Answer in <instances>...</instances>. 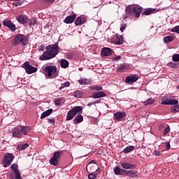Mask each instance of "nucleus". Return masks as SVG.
<instances>
[{
    "mask_svg": "<svg viewBox=\"0 0 179 179\" xmlns=\"http://www.w3.org/2000/svg\"><path fill=\"white\" fill-rule=\"evenodd\" d=\"M47 51L43 52V55L39 57L40 61H48L55 58L59 51V48L58 47V43L53 45H50L46 47Z\"/></svg>",
    "mask_w": 179,
    "mask_h": 179,
    "instance_id": "nucleus-1",
    "label": "nucleus"
},
{
    "mask_svg": "<svg viewBox=\"0 0 179 179\" xmlns=\"http://www.w3.org/2000/svg\"><path fill=\"white\" fill-rule=\"evenodd\" d=\"M14 173L15 174L16 179H22V175L20 174V172L19 171H15V172Z\"/></svg>",
    "mask_w": 179,
    "mask_h": 179,
    "instance_id": "nucleus-41",
    "label": "nucleus"
},
{
    "mask_svg": "<svg viewBox=\"0 0 179 179\" xmlns=\"http://www.w3.org/2000/svg\"><path fill=\"white\" fill-rule=\"evenodd\" d=\"M59 159H61V152L57 151L54 152L53 157L50 160V164L55 166H58Z\"/></svg>",
    "mask_w": 179,
    "mask_h": 179,
    "instance_id": "nucleus-7",
    "label": "nucleus"
},
{
    "mask_svg": "<svg viewBox=\"0 0 179 179\" xmlns=\"http://www.w3.org/2000/svg\"><path fill=\"white\" fill-rule=\"evenodd\" d=\"M154 154H155V156H160V155H162V153L159 150H155L154 152Z\"/></svg>",
    "mask_w": 179,
    "mask_h": 179,
    "instance_id": "nucleus-48",
    "label": "nucleus"
},
{
    "mask_svg": "<svg viewBox=\"0 0 179 179\" xmlns=\"http://www.w3.org/2000/svg\"><path fill=\"white\" fill-rule=\"evenodd\" d=\"M165 106H177L178 104V100L169 99L168 102H164Z\"/></svg>",
    "mask_w": 179,
    "mask_h": 179,
    "instance_id": "nucleus-22",
    "label": "nucleus"
},
{
    "mask_svg": "<svg viewBox=\"0 0 179 179\" xmlns=\"http://www.w3.org/2000/svg\"><path fill=\"white\" fill-rule=\"evenodd\" d=\"M172 59H173V61H174V62H178V61H179V55L178 54L173 55V57H172Z\"/></svg>",
    "mask_w": 179,
    "mask_h": 179,
    "instance_id": "nucleus-38",
    "label": "nucleus"
},
{
    "mask_svg": "<svg viewBox=\"0 0 179 179\" xmlns=\"http://www.w3.org/2000/svg\"><path fill=\"white\" fill-rule=\"evenodd\" d=\"M121 59V56H115L114 58H113V61H118Z\"/></svg>",
    "mask_w": 179,
    "mask_h": 179,
    "instance_id": "nucleus-50",
    "label": "nucleus"
},
{
    "mask_svg": "<svg viewBox=\"0 0 179 179\" xmlns=\"http://www.w3.org/2000/svg\"><path fill=\"white\" fill-rule=\"evenodd\" d=\"M82 110L83 108L81 106H75L72 109H71L66 115V120L67 121H71V120H73L75 116L77 114H82Z\"/></svg>",
    "mask_w": 179,
    "mask_h": 179,
    "instance_id": "nucleus-3",
    "label": "nucleus"
},
{
    "mask_svg": "<svg viewBox=\"0 0 179 179\" xmlns=\"http://www.w3.org/2000/svg\"><path fill=\"white\" fill-rule=\"evenodd\" d=\"M55 104H56V106H59V104H61V101H59V100L56 101Z\"/></svg>",
    "mask_w": 179,
    "mask_h": 179,
    "instance_id": "nucleus-55",
    "label": "nucleus"
},
{
    "mask_svg": "<svg viewBox=\"0 0 179 179\" xmlns=\"http://www.w3.org/2000/svg\"><path fill=\"white\" fill-rule=\"evenodd\" d=\"M91 163H92V164H96V161L92 160V161H91Z\"/></svg>",
    "mask_w": 179,
    "mask_h": 179,
    "instance_id": "nucleus-57",
    "label": "nucleus"
},
{
    "mask_svg": "<svg viewBox=\"0 0 179 179\" xmlns=\"http://www.w3.org/2000/svg\"><path fill=\"white\" fill-rule=\"evenodd\" d=\"M75 19H76V14H73L72 15H69V16L66 17L64 19V22L66 24H69L71 23H73V22L75 21Z\"/></svg>",
    "mask_w": 179,
    "mask_h": 179,
    "instance_id": "nucleus-12",
    "label": "nucleus"
},
{
    "mask_svg": "<svg viewBox=\"0 0 179 179\" xmlns=\"http://www.w3.org/2000/svg\"><path fill=\"white\" fill-rule=\"evenodd\" d=\"M162 104H163L164 106H166L165 103H169V101L170 100V99L167 98V96H164L162 98Z\"/></svg>",
    "mask_w": 179,
    "mask_h": 179,
    "instance_id": "nucleus-37",
    "label": "nucleus"
},
{
    "mask_svg": "<svg viewBox=\"0 0 179 179\" xmlns=\"http://www.w3.org/2000/svg\"><path fill=\"white\" fill-rule=\"evenodd\" d=\"M71 85V83L69 81L65 82L64 83H62L61 86L59 87V90H62L64 87H69Z\"/></svg>",
    "mask_w": 179,
    "mask_h": 179,
    "instance_id": "nucleus-34",
    "label": "nucleus"
},
{
    "mask_svg": "<svg viewBox=\"0 0 179 179\" xmlns=\"http://www.w3.org/2000/svg\"><path fill=\"white\" fill-rule=\"evenodd\" d=\"M83 93L80 91H76L73 92L74 97H77V99H80L83 96Z\"/></svg>",
    "mask_w": 179,
    "mask_h": 179,
    "instance_id": "nucleus-35",
    "label": "nucleus"
},
{
    "mask_svg": "<svg viewBox=\"0 0 179 179\" xmlns=\"http://www.w3.org/2000/svg\"><path fill=\"white\" fill-rule=\"evenodd\" d=\"M172 113H178L179 111V106L176 105L171 108Z\"/></svg>",
    "mask_w": 179,
    "mask_h": 179,
    "instance_id": "nucleus-40",
    "label": "nucleus"
},
{
    "mask_svg": "<svg viewBox=\"0 0 179 179\" xmlns=\"http://www.w3.org/2000/svg\"><path fill=\"white\" fill-rule=\"evenodd\" d=\"M66 57L69 59H72L73 58V55L71 53L67 54Z\"/></svg>",
    "mask_w": 179,
    "mask_h": 179,
    "instance_id": "nucleus-47",
    "label": "nucleus"
},
{
    "mask_svg": "<svg viewBox=\"0 0 179 179\" xmlns=\"http://www.w3.org/2000/svg\"><path fill=\"white\" fill-rule=\"evenodd\" d=\"M113 171L115 174V176H124L125 175V169H121L119 166H116Z\"/></svg>",
    "mask_w": 179,
    "mask_h": 179,
    "instance_id": "nucleus-14",
    "label": "nucleus"
},
{
    "mask_svg": "<svg viewBox=\"0 0 179 179\" xmlns=\"http://www.w3.org/2000/svg\"><path fill=\"white\" fill-rule=\"evenodd\" d=\"M10 169H11V170H13V171H14V173L15 171H19V169H18L17 164H11Z\"/></svg>",
    "mask_w": 179,
    "mask_h": 179,
    "instance_id": "nucleus-36",
    "label": "nucleus"
},
{
    "mask_svg": "<svg viewBox=\"0 0 179 179\" xmlns=\"http://www.w3.org/2000/svg\"><path fill=\"white\" fill-rule=\"evenodd\" d=\"M131 69V66L128 64H122L118 67L117 72H124V71H128Z\"/></svg>",
    "mask_w": 179,
    "mask_h": 179,
    "instance_id": "nucleus-19",
    "label": "nucleus"
},
{
    "mask_svg": "<svg viewBox=\"0 0 179 179\" xmlns=\"http://www.w3.org/2000/svg\"><path fill=\"white\" fill-rule=\"evenodd\" d=\"M60 66L62 68H68V66H69V62H68V60L65 59H62L60 61Z\"/></svg>",
    "mask_w": 179,
    "mask_h": 179,
    "instance_id": "nucleus-25",
    "label": "nucleus"
},
{
    "mask_svg": "<svg viewBox=\"0 0 179 179\" xmlns=\"http://www.w3.org/2000/svg\"><path fill=\"white\" fill-rule=\"evenodd\" d=\"M101 54L103 57H108L113 55V50L109 48H103L101 50Z\"/></svg>",
    "mask_w": 179,
    "mask_h": 179,
    "instance_id": "nucleus-11",
    "label": "nucleus"
},
{
    "mask_svg": "<svg viewBox=\"0 0 179 179\" xmlns=\"http://www.w3.org/2000/svg\"><path fill=\"white\" fill-rule=\"evenodd\" d=\"M48 122H49V124H54L55 122V119H54V118L49 119Z\"/></svg>",
    "mask_w": 179,
    "mask_h": 179,
    "instance_id": "nucleus-49",
    "label": "nucleus"
},
{
    "mask_svg": "<svg viewBox=\"0 0 179 179\" xmlns=\"http://www.w3.org/2000/svg\"><path fill=\"white\" fill-rule=\"evenodd\" d=\"M171 31H172V33H178V34H179V26L174 27L171 29Z\"/></svg>",
    "mask_w": 179,
    "mask_h": 179,
    "instance_id": "nucleus-39",
    "label": "nucleus"
},
{
    "mask_svg": "<svg viewBox=\"0 0 179 179\" xmlns=\"http://www.w3.org/2000/svg\"><path fill=\"white\" fill-rule=\"evenodd\" d=\"M13 136L15 138H22V131L17 128H14L12 131Z\"/></svg>",
    "mask_w": 179,
    "mask_h": 179,
    "instance_id": "nucleus-18",
    "label": "nucleus"
},
{
    "mask_svg": "<svg viewBox=\"0 0 179 179\" xmlns=\"http://www.w3.org/2000/svg\"><path fill=\"white\" fill-rule=\"evenodd\" d=\"M37 23V21H36V19L31 18L29 22V26H34Z\"/></svg>",
    "mask_w": 179,
    "mask_h": 179,
    "instance_id": "nucleus-43",
    "label": "nucleus"
},
{
    "mask_svg": "<svg viewBox=\"0 0 179 179\" xmlns=\"http://www.w3.org/2000/svg\"><path fill=\"white\" fill-rule=\"evenodd\" d=\"M3 24L6 27H8L11 30V31H15L16 30V25L15 24L12 23V21H10L8 19H6L3 21Z\"/></svg>",
    "mask_w": 179,
    "mask_h": 179,
    "instance_id": "nucleus-10",
    "label": "nucleus"
},
{
    "mask_svg": "<svg viewBox=\"0 0 179 179\" xmlns=\"http://www.w3.org/2000/svg\"><path fill=\"white\" fill-rule=\"evenodd\" d=\"M135 150V146L134 145H130V146H127L126 148H124L123 150V152L124 153H130V152H132Z\"/></svg>",
    "mask_w": 179,
    "mask_h": 179,
    "instance_id": "nucleus-30",
    "label": "nucleus"
},
{
    "mask_svg": "<svg viewBox=\"0 0 179 179\" xmlns=\"http://www.w3.org/2000/svg\"><path fill=\"white\" fill-rule=\"evenodd\" d=\"M20 131L21 134H23L24 135H27L28 132L30 131V127L22 126Z\"/></svg>",
    "mask_w": 179,
    "mask_h": 179,
    "instance_id": "nucleus-28",
    "label": "nucleus"
},
{
    "mask_svg": "<svg viewBox=\"0 0 179 179\" xmlns=\"http://www.w3.org/2000/svg\"><path fill=\"white\" fill-rule=\"evenodd\" d=\"M106 96L107 94L102 91L95 92L92 94L93 99H101V97H106Z\"/></svg>",
    "mask_w": 179,
    "mask_h": 179,
    "instance_id": "nucleus-17",
    "label": "nucleus"
},
{
    "mask_svg": "<svg viewBox=\"0 0 179 179\" xmlns=\"http://www.w3.org/2000/svg\"><path fill=\"white\" fill-rule=\"evenodd\" d=\"M124 176H128V177H131V178H135L137 176L136 172L134 171H124Z\"/></svg>",
    "mask_w": 179,
    "mask_h": 179,
    "instance_id": "nucleus-23",
    "label": "nucleus"
},
{
    "mask_svg": "<svg viewBox=\"0 0 179 179\" xmlns=\"http://www.w3.org/2000/svg\"><path fill=\"white\" fill-rule=\"evenodd\" d=\"M121 167L122 169H124V170H129V169H135L136 166L134 164H131L127 162H122L121 164Z\"/></svg>",
    "mask_w": 179,
    "mask_h": 179,
    "instance_id": "nucleus-16",
    "label": "nucleus"
},
{
    "mask_svg": "<svg viewBox=\"0 0 179 179\" xmlns=\"http://www.w3.org/2000/svg\"><path fill=\"white\" fill-rule=\"evenodd\" d=\"M90 89H91V90H103V87H101V85H92L91 87H90Z\"/></svg>",
    "mask_w": 179,
    "mask_h": 179,
    "instance_id": "nucleus-32",
    "label": "nucleus"
},
{
    "mask_svg": "<svg viewBox=\"0 0 179 179\" xmlns=\"http://www.w3.org/2000/svg\"><path fill=\"white\" fill-rule=\"evenodd\" d=\"M51 113H52V109H49L43 112L41 115V120H43V118H45V117H48V115H50Z\"/></svg>",
    "mask_w": 179,
    "mask_h": 179,
    "instance_id": "nucleus-27",
    "label": "nucleus"
},
{
    "mask_svg": "<svg viewBox=\"0 0 179 179\" xmlns=\"http://www.w3.org/2000/svg\"><path fill=\"white\" fill-rule=\"evenodd\" d=\"M85 22H86V19L85 17H78L76 18L75 24L76 26H80L82 24H85Z\"/></svg>",
    "mask_w": 179,
    "mask_h": 179,
    "instance_id": "nucleus-20",
    "label": "nucleus"
},
{
    "mask_svg": "<svg viewBox=\"0 0 179 179\" xmlns=\"http://www.w3.org/2000/svg\"><path fill=\"white\" fill-rule=\"evenodd\" d=\"M96 177H97V174H96V173H90L88 175L89 179H94V178H96Z\"/></svg>",
    "mask_w": 179,
    "mask_h": 179,
    "instance_id": "nucleus-42",
    "label": "nucleus"
},
{
    "mask_svg": "<svg viewBox=\"0 0 179 179\" xmlns=\"http://www.w3.org/2000/svg\"><path fill=\"white\" fill-rule=\"evenodd\" d=\"M45 73L48 78L57 73V67L55 66H48L45 68Z\"/></svg>",
    "mask_w": 179,
    "mask_h": 179,
    "instance_id": "nucleus-8",
    "label": "nucleus"
},
{
    "mask_svg": "<svg viewBox=\"0 0 179 179\" xmlns=\"http://www.w3.org/2000/svg\"><path fill=\"white\" fill-rule=\"evenodd\" d=\"M165 145L166 149L169 150V149H170V143H166Z\"/></svg>",
    "mask_w": 179,
    "mask_h": 179,
    "instance_id": "nucleus-54",
    "label": "nucleus"
},
{
    "mask_svg": "<svg viewBox=\"0 0 179 179\" xmlns=\"http://www.w3.org/2000/svg\"><path fill=\"white\" fill-rule=\"evenodd\" d=\"M138 79H139L138 76H136V74H133L126 77L125 83H127V85H132V83H135Z\"/></svg>",
    "mask_w": 179,
    "mask_h": 179,
    "instance_id": "nucleus-9",
    "label": "nucleus"
},
{
    "mask_svg": "<svg viewBox=\"0 0 179 179\" xmlns=\"http://www.w3.org/2000/svg\"><path fill=\"white\" fill-rule=\"evenodd\" d=\"M78 82H79L80 85H86V83H87V80L81 79V80H79Z\"/></svg>",
    "mask_w": 179,
    "mask_h": 179,
    "instance_id": "nucleus-44",
    "label": "nucleus"
},
{
    "mask_svg": "<svg viewBox=\"0 0 179 179\" xmlns=\"http://www.w3.org/2000/svg\"><path fill=\"white\" fill-rule=\"evenodd\" d=\"M132 12L135 13V17H139V16H141V13H142V7H141V6L136 5L134 7L129 6L126 8L127 15H131Z\"/></svg>",
    "mask_w": 179,
    "mask_h": 179,
    "instance_id": "nucleus-2",
    "label": "nucleus"
},
{
    "mask_svg": "<svg viewBox=\"0 0 179 179\" xmlns=\"http://www.w3.org/2000/svg\"><path fill=\"white\" fill-rule=\"evenodd\" d=\"M2 27V24L0 22V29Z\"/></svg>",
    "mask_w": 179,
    "mask_h": 179,
    "instance_id": "nucleus-59",
    "label": "nucleus"
},
{
    "mask_svg": "<svg viewBox=\"0 0 179 179\" xmlns=\"http://www.w3.org/2000/svg\"><path fill=\"white\" fill-rule=\"evenodd\" d=\"M127 28V25L125 24H122L121 28H120V31H124V29Z\"/></svg>",
    "mask_w": 179,
    "mask_h": 179,
    "instance_id": "nucleus-46",
    "label": "nucleus"
},
{
    "mask_svg": "<svg viewBox=\"0 0 179 179\" xmlns=\"http://www.w3.org/2000/svg\"><path fill=\"white\" fill-rule=\"evenodd\" d=\"M155 103V100L152 98L148 99L147 101L143 102L144 106H150Z\"/></svg>",
    "mask_w": 179,
    "mask_h": 179,
    "instance_id": "nucleus-33",
    "label": "nucleus"
},
{
    "mask_svg": "<svg viewBox=\"0 0 179 179\" xmlns=\"http://www.w3.org/2000/svg\"><path fill=\"white\" fill-rule=\"evenodd\" d=\"M125 115L126 114L124 112H117L114 114L115 120H122Z\"/></svg>",
    "mask_w": 179,
    "mask_h": 179,
    "instance_id": "nucleus-24",
    "label": "nucleus"
},
{
    "mask_svg": "<svg viewBox=\"0 0 179 179\" xmlns=\"http://www.w3.org/2000/svg\"><path fill=\"white\" fill-rule=\"evenodd\" d=\"M45 3H52L54 2V0H44Z\"/></svg>",
    "mask_w": 179,
    "mask_h": 179,
    "instance_id": "nucleus-52",
    "label": "nucleus"
},
{
    "mask_svg": "<svg viewBox=\"0 0 179 179\" xmlns=\"http://www.w3.org/2000/svg\"><path fill=\"white\" fill-rule=\"evenodd\" d=\"M27 148H29V144L25 143L17 145V150H24V149H27Z\"/></svg>",
    "mask_w": 179,
    "mask_h": 179,
    "instance_id": "nucleus-31",
    "label": "nucleus"
},
{
    "mask_svg": "<svg viewBox=\"0 0 179 179\" xmlns=\"http://www.w3.org/2000/svg\"><path fill=\"white\" fill-rule=\"evenodd\" d=\"M17 20L19 23L24 24V23H27V22H29V17L27 15H21L17 17Z\"/></svg>",
    "mask_w": 179,
    "mask_h": 179,
    "instance_id": "nucleus-13",
    "label": "nucleus"
},
{
    "mask_svg": "<svg viewBox=\"0 0 179 179\" xmlns=\"http://www.w3.org/2000/svg\"><path fill=\"white\" fill-rule=\"evenodd\" d=\"M15 159V157L13 156V154L12 153H8L6 154L3 159V167H8V166H10L12 164V162H13V159Z\"/></svg>",
    "mask_w": 179,
    "mask_h": 179,
    "instance_id": "nucleus-5",
    "label": "nucleus"
},
{
    "mask_svg": "<svg viewBox=\"0 0 179 179\" xmlns=\"http://www.w3.org/2000/svg\"><path fill=\"white\" fill-rule=\"evenodd\" d=\"M169 132H170V127L167 126L164 131V135H167Z\"/></svg>",
    "mask_w": 179,
    "mask_h": 179,
    "instance_id": "nucleus-45",
    "label": "nucleus"
},
{
    "mask_svg": "<svg viewBox=\"0 0 179 179\" xmlns=\"http://www.w3.org/2000/svg\"><path fill=\"white\" fill-rule=\"evenodd\" d=\"M79 71H83V68H80Z\"/></svg>",
    "mask_w": 179,
    "mask_h": 179,
    "instance_id": "nucleus-58",
    "label": "nucleus"
},
{
    "mask_svg": "<svg viewBox=\"0 0 179 179\" xmlns=\"http://www.w3.org/2000/svg\"><path fill=\"white\" fill-rule=\"evenodd\" d=\"M13 5L14 6H20V5H22V3H20V2H14V3H13Z\"/></svg>",
    "mask_w": 179,
    "mask_h": 179,
    "instance_id": "nucleus-51",
    "label": "nucleus"
},
{
    "mask_svg": "<svg viewBox=\"0 0 179 179\" xmlns=\"http://www.w3.org/2000/svg\"><path fill=\"white\" fill-rule=\"evenodd\" d=\"M23 68L24 69H25L28 75H31V73H34V72H37V68L30 65V63L29 62H26L23 64Z\"/></svg>",
    "mask_w": 179,
    "mask_h": 179,
    "instance_id": "nucleus-6",
    "label": "nucleus"
},
{
    "mask_svg": "<svg viewBox=\"0 0 179 179\" xmlns=\"http://www.w3.org/2000/svg\"><path fill=\"white\" fill-rule=\"evenodd\" d=\"M93 104H94V102L92 101V102H90L87 104L88 107H92V106H93Z\"/></svg>",
    "mask_w": 179,
    "mask_h": 179,
    "instance_id": "nucleus-56",
    "label": "nucleus"
},
{
    "mask_svg": "<svg viewBox=\"0 0 179 179\" xmlns=\"http://www.w3.org/2000/svg\"><path fill=\"white\" fill-rule=\"evenodd\" d=\"M83 121V116H82V115H78L73 119L74 124H79Z\"/></svg>",
    "mask_w": 179,
    "mask_h": 179,
    "instance_id": "nucleus-26",
    "label": "nucleus"
},
{
    "mask_svg": "<svg viewBox=\"0 0 179 179\" xmlns=\"http://www.w3.org/2000/svg\"><path fill=\"white\" fill-rule=\"evenodd\" d=\"M22 43V45H26L27 44V38L23 34H18L15 37L13 44L16 45V44Z\"/></svg>",
    "mask_w": 179,
    "mask_h": 179,
    "instance_id": "nucleus-4",
    "label": "nucleus"
},
{
    "mask_svg": "<svg viewBox=\"0 0 179 179\" xmlns=\"http://www.w3.org/2000/svg\"><path fill=\"white\" fill-rule=\"evenodd\" d=\"M101 99H97L96 101H94V104H98L99 103H101Z\"/></svg>",
    "mask_w": 179,
    "mask_h": 179,
    "instance_id": "nucleus-53",
    "label": "nucleus"
},
{
    "mask_svg": "<svg viewBox=\"0 0 179 179\" xmlns=\"http://www.w3.org/2000/svg\"><path fill=\"white\" fill-rule=\"evenodd\" d=\"M113 43L117 45H121V44L124 43V39L122 38V36H117V35L115 36Z\"/></svg>",
    "mask_w": 179,
    "mask_h": 179,
    "instance_id": "nucleus-15",
    "label": "nucleus"
},
{
    "mask_svg": "<svg viewBox=\"0 0 179 179\" xmlns=\"http://www.w3.org/2000/svg\"><path fill=\"white\" fill-rule=\"evenodd\" d=\"M157 9L156 8H147L145 11L143 12V15H146V16H149V15H152V13H156L157 12Z\"/></svg>",
    "mask_w": 179,
    "mask_h": 179,
    "instance_id": "nucleus-21",
    "label": "nucleus"
},
{
    "mask_svg": "<svg viewBox=\"0 0 179 179\" xmlns=\"http://www.w3.org/2000/svg\"><path fill=\"white\" fill-rule=\"evenodd\" d=\"M174 40V36H168L164 38V43L166 44L173 41Z\"/></svg>",
    "mask_w": 179,
    "mask_h": 179,
    "instance_id": "nucleus-29",
    "label": "nucleus"
}]
</instances>
